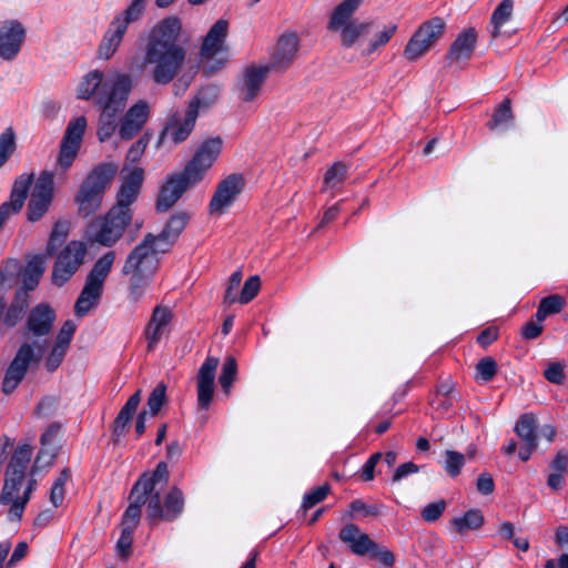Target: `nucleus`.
<instances>
[{
    "mask_svg": "<svg viewBox=\"0 0 568 568\" xmlns=\"http://www.w3.org/2000/svg\"><path fill=\"white\" fill-rule=\"evenodd\" d=\"M182 32V21L176 16L160 20L149 30L138 69L151 67L149 75L154 84L168 85L182 71L187 57Z\"/></svg>",
    "mask_w": 568,
    "mask_h": 568,
    "instance_id": "nucleus-1",
    "label": "nucleus"
},
{
    "mask_svg": "<svg viewBox=\"0 0 568 568\" xmlns=\"http://www.w3.org/2000/svg\"><path fill=\"white\" fill-rule=\"evenodd\" d=\"M222 139L216 136L204 141L180 173L170 175L160 190L156 200V211H169L194 184L199 183L205 172L212 166L222 150Z\"/></svg>",
    "mask_w": 568,
    "mask_h": 568,
    "instance_id": "nucleus-2",
    "label": "nucleus"
},
{
    "mask_svg": "<svg viewBox=\"0 0 568 568\" xmlns=\"http://www.w3.org/2000/svg\"><path fill=\"white\" fill-rule=\"evenodd\" d=\"M52 322H27L23 336L26 342L18 348L9 364L2 382V392L11 394L23 381L32 362H39L48 345L47 335Z\"/></svg>",
    "mask_w": 568,
    "mask_h": 568,
    "instance_id": "nucleus-3",
    "label": "nucleus"
},
{
    "mask_svg": "<svg viewBox=\"0 0 568 568\" xmlns=\"http://www.w3.org/2000/svg\"><path fill=\"white\" fill-rule=\"evenodd\" d=\"M133 80L128 73H118L110 91L103 90L98 95L99 118L98 136L101 142L109 140L119 126L118 116L124 110Z\"/></svg>",
    "mask_w": 568,
    "mask_h": 568,
    "instance_id": "nucleus-4",
    "label": "nucleus"
},
{
    "mask_svg": "<svg viewBox=\"0 0 568 568\" xmlns=\"http://www.w3.org/2000/svg\"><path fill=\"white\" fill-rule=\"evenodd\" d=\"M175 0H155L159 8H168ZM148 0H132L131 3L111 20L102 40L98 47L99 59L109 60L119 50L128 28L131 23L139 21L144 13Z\"/></svg>",
    "mask_w": 568,
    "mask_h": 568,
    "instance_id": "nucleus-5",
    "label": "nucleus"
},
{
    "mask_svg": "<svg viewBox=\"0 0 568 568\" xmlns=\"http://www.w3.org/2000/svg\"><path fill=\"white\" fill-rule=\"evenodd\" d=\"M116 170L118 168L112 163H102L88 174L75 196L81 215L89 216L100 207L106 186Z\"/></svg>",
    "mask_w": 568,
    "mask_h": 568,
    "instance_id": "nucleus-6",
    "label": "nucleus"
},
{
    "mask_svg": "<svg viewBox=\"0 0 568 568\" xmlns=\"http://www.w3.org/2000/svg\"><path fill=\"white\" fill-rule=\"evenodd\" d=\"M114 260L115 253L109 251L94 263L74 305L75 314L79 317L85 316L91 308L98 305L102 294L103 283L112 268Z\"/></svg>",
    "mask_w": 568,
    "mask_h": 568,
    "instance_id": "nucleus-7",
    "label": "nucleus"
},
{
    "mask_svg": "<svg viewBox=\"0 0 568 568\" xmlns=\"http://www.w3.org/2000/svg\"><path fill=\"white\" fill-rule=\"evenodd\" d=\"M132 217L133 213H126L112 206L105 215L91 222L89 240L106 247L114 245L132 222Z\"/></svg>",
    "mask_w": 568,
    "mask_h": 568,
    "instance_id": "nucleus-8",
    "label": "nucleus"
},
{
    "mask_svg": "<svg viewBox=\"0 0 568 568\" xmlns=\"http://www.w3.org/2000/svg\"><path fill=\"white\" fill-rule=\"evenodd\" d=\"M159 266V258L145 245H136L128 255L122 268L124 275H131L130 284L148 290Z\"/></svg>",
    "mask_w": 568,
    "mask_h": 568,
    "instance_id": "nucleus-9",
    "label": "nucleus"
},
{
    "mask_svg": "<svg viewBox=\"0 0 568 568\" xmlns=\"http://www.w3.org/2000/svg\"><path fill=\"white\" fill-rule=\"evenodd\" d=\"M445 29L446 22L440 17H434L423 22L404 49L405 59L414 62L426 54L443 37Z\"/></svg>",
    "mask_w": 568,
    "mask_h": 568,
    "instance_id": "nucleus-10",
    "label": "nucleus"
},
{
    "mask_svg": "<svg viewBox=\"0 0 568 568\" xmlns=\"http://www.w3.org/2000/svg\"><path fill=\"white\" fill-rule=\"evenodd\" d=\"M229 34V22L224 19L217 20L206 33L200 49L201 60L204 62L203 70L206 74L220 70L225 60L215 59L226 52L225 40Z\"/></svg>",
    "mask_w": 568,
    "mask_h": 568,
    "instance_id": "nucleus-11",
    "label": "nucleus"
},
{
    "mask_svg": "<svg viewBox=\"0 0 568 568\" xmlns=\"http://www.w3.org/2000/svg\"><path fill=\"white\" fill-rule=\"evenodd\" d=\"M54 199V172L44 170L36 180L27 205V220L40 221L50 210Z\"/></svg>",
    "mask_w": 568,
    "mask_h": 568,
    "instance_id": "nucleus-12",
    "label": "nucleus"
},
{
    "mask_svg": "<svg viewBox=\"0 0 568 568\" xmlns=\"http://www.w3.org/2000/svg\"><path fill=\"white\" fill-rule=\"evenodd\" d=\"M184 495L178 486L170 488L162 500L161 491L149 496L146 518L151 521H173L184 509Z\"/></svg>",
    "mask_w": 568,
    "mask_h": 568,
    "instance_id": "nucleus-13",
    "label": "nucleus"
},
{
    "mask_svg": "<svg viewBox=\"0 0 568 568\" xmlns=\"http://www.w3.org/2000/svg\"><path fill=\"white\" fill-rule=\"evenodd\" d=\"M87 120L84 116H79L68 124L54 165L57 173H65L72 166L78 156Z\"/></svg>",
    "mask_w": 568,
    "mask_h": 568,
    "instance_id": "nucleus-14",
    "label": "nucleus"
},
{
    "mask_svg": "<svg viewBox=\"0 0 568 568\" xmlns=\"http://www.w3.org/2000/svg\"><path fill=\"white\" fill-rule=\"evenodd\" d=\"M87 120L84 116H79L68 124L54 165L57 173H65L72 166L78 156Z\"/></svg>",
    "mask_w": 568,
    "mask_h": 568,
    "instance_id": "nucleus-15",
    "label": "nucleus"
},
{
    "mask_svg": "<svg viewBox=\"0 0 568 568\" xmlns=\"http://www.w3.org/2000/svg\"><path fill=\"white\" fill-rule=\"evenodd\" d=\"M31 457L32 448L30 445H21L14 450L6 473V481L0 495L1 504H10L12 496L19 491Z\"/></svg>",
    "mask_w": 568,
    "mask_h": 568,
    "instance_id": "nucleus-16",
    "label": "nucleus"
},
{
    "mask_svg": "<svg viewBox=\"0 0 568 568\" xmlns=\"http://www.w3.org/2000/svg\"><path fill=\"white\" fill-rule=\"evenodd\" d=\"M85 245L79 241H71L58 255L53 271L52 283L57 286L65 284L82 265L85 256Z\"/></svg>",
    "mask_w": 568,
    "mask_h": 568,
    "instance_id": "nucleus-17",
    "label": "nucleus"
},
{
    "mask_svg": "<svg viewBox=\"0 0 568 568\" xmlns=\"http://www.w3.org/2000/svg\"><path fill=\"white\" fill-rule=\"evenodd\" d=\"M189 220L190 215L185 212L172 215L159 235L148 233L139 245H145V248L155 255L168 252L185 229Z\"/></svg>",
    "mask_w": 568,
    "mask_h": 568,
    "instance_id": "nucleus-18",
    "label": "nucleus"
},
{
    "mask_svg": "<svg viewBox=\"0 0 568 568\" xmlns=\"http://www.w3.org/2000/svg\"><path fill=\"white\" fill-rule=\"evenodd\" d=\"M245 186V180L242 174L233 173L219 182L216 190L209 203L211 215H222L234 204L237 196Z\"/></svg>",
    "mask_w": 568,
    "mask_h": 568,
    "instance_id": "nucleus-19",
    "label": "nucleus"
},
{
    "mask_svg": "<svg viewBox=\"0 0 568 568\" xmlns=\"http://www.w3.org/2000/svg\"><path fill=\"white\" fill-rule=\"evenodd\" d=\"M202 100L199 95L194 97L187 104L185 118L181 120L178 116L172 118L165 125L161 139H171L174 144L185 141L193 131Z\"/></svg>",
    "mask_w": 568,
    "mask_h": 568,
    "instance_id": "nucleus-20",
    "label": "nucleus"
},
{
    "mask_svg": "<svg viewBox=\"0 0 568 568\" xmlns=\"http://www.w3.org/2000/svg\"><path fill=\"white\" fill-rule=\"evenodd\" d=\"M26 40V29L18 20H6L0 24V58L14 60Z\"/></svg>",
    "mask_w": 568,
    "mask_h": 568,
    "instance_id": "nucleus-21",
    "label": "nucleus"
},
{
    "mask_svg": "<svg viewBox=\"0 0 568 568\" xmlns=\"http://www.w3.org/2000/svg\"><path fill=\"white\" fill-rule=\"evenodd\" d=\"M268 65L253 64L243 70L242 77L236 83L239 98L244 102L255 100L270 72Z\"/></svg>",
    "mask_w": 568,
    "mask_h": 568,
    "instance_id": "nucleus-22",
    "label": "nucleus"
},
{
    "mask_svg": "<svg viewBox=\"0 0 568 568\" xmlns=\"http://www.w3.org/2000/svg\"><path fill=\"white\" fill-rule=\"evenodd\" d=\"M219 358L209 356L201 365L197 373V405L206 410L213 399L215 388V374Z\"/></svg>",
    "mask_w": 568,
    "mask_h": 568,
    "instance_id": "nucleus-23",
    "label": "nucleus"
},
{
    "mask_svg": "<svg viewBox=\"0 0 568 568\" xmlns=\"http://www.w3.org/2000/svg\"><path fill=\"white\" fill-rule=\"evenodd\" d=\"M143 180L144 171L141 168H134L128 175H124L116 194V203L113 207L126 213H133L131 205L139 196Z\"/></svg>",
    "mask_w": 568,
    "mask_h": 568,
    "instance_id": "nucleus-24",
    "label": "nucleus"
},
{
    "mask_svg": "<svg viewBox=\"0 0 568 568\" xmlns=\"http://www.w3.org/2000/svg\"><path fill=\"white\" fill-rule=\"evenodd\" d=\"M150 114V106L145 100H139L122 116L119 124V135L123 140L135 136L146 123Z\"/></svg>",
    "mask_w": 568,
    "mask_h": 568,
    "instance_id": "nucleus-25",
    "label": "nucleus"
},
{
    "mask_svg": "<svg viewBox=\"0 0 568 568\" xmlns=\"http://www.w3.org/2000/svg\"><path fill=\"white\" fill-rule=\"evenodd\" d=\"M338 538L348 549L356 556L364 557L371 550H375L376 542L371 537L361 530L355 524H346L338 534Z\"/></svg>",
    "mask_w": 568,
    "mask_h": 568,
    "instance_id": "nucleus-26",
    "label": "nucleus"
},
{
    "mask_svg": "<svg viewBox=\"0 0 568 568\" xmlns=\"http://www.w3.org/2000/svg\"><path fill=\"white\" fill-rule=\"evenodd\" d=\"M75 331L77 326L74 322H64L45 359V368L48 372H54L61 365Z\"/></svg>",
    "mask_w": 568,
    "mask_h": 568,
    "instance_id": "nucleus-27",
    "label": "nucleus"
},
{
    "mask_svg": "<svg viewBox=\"0 0 568 568\" xmlns=\"http://www.w3.org/2000/svg\"><path fill=\"white\" fill-rule=\"evenodd\" d=\"M298 50V38L295 33L282 34L271 55L270 70L286 69L295 59Z\"/></svg>",
    "mask_w": 568,
    "mask_h": 568,
    "instance_id": "nucleus-28",
    "label": "nucleus"
},
{
    "mask_svg": "<svg viewBox=\"0 0 568 568\" xmlns=\"http://www.w3.org/2000/svg\"><path fill=\"white\" fill-rule=\"evenodd\" d=\"M477 43V32L474 28L463 30L454 42L450 44L447 53L446 61L449 64L467 61L471 58Z\"/></svg>",
    "mask_w": 568,
    "mask_h": 568,
    "instance_id": "nucleus-29",
    "label": "nucleus"
},
{
    "mask_svg": "<svg viewBox=\"0 0 568 568\" xmlns=\"http://www.w3.org/2000/svg\"><path fill=\"white\" fill-rule=\"evenodd\" d=\"M168 465L166 463L161 462L156 465L154 471L151 475L143 474L133 487H138L140 491L146 496H150L153 493L162 491V488L168 484Z\"/></svg>",
    "mask_w": 568,
    "mask_h": 568,
    "instance_id": "nucleus-30",
    "label": "nucleus"
},
{
    "mask_svg": "<svg viewBox=\"0 0 568 568\" xmlns=\"http://www.w3.org/2000/svg\"><path fill=\"white\" fill-rule=\"evenodd\" d=\"M129 499L130 504L123 514L121 527H130V530H134L141 518L142 507L148 506L149 496L140 491L138 487H132Z\"/></svg>",
    "mask_w": 568,
    "mask_h": 568,
    "instance_id": "nucleus-31",
    "label": "nucleus"
},
{
    "mask_svg": "<svg viewBox=\"0 0 568 568\" xmlns=\"http://www.w3.org/2000/svg\"><path fill=\"white\" fill-rule=\"evenodd\" d=\"M104 74L102 71L93 70L90 71L83 80L80 82L78 87V98L83 100H89L93 95H95V101L98 102V95L103 90L110 91L112 88V83L109 84L103 82Z\"/></svg>",
    "mask_w": 568,
    "mask_h": 568,
    "instance_id": "nucleus-32",
    "label": "nucleus"
},
{
    "mask_svg": "<svg viewBox=\"0 0 568 568\" xmlns=\"http://www.w3.org/2000/svg\"><path fill=\"white\" fill-rule=\"evenodd\" d=\"M47 257V254H37L29 260L23 270L21 268L22 288H27L31 292L36 290L45 271Z\"/></svg>",
    "mask_w": 568,
    "mask_h": 568,
    "instance_id": "nucleus-33",
    "label": "nucleus"
},
{
    "mask_svg": "<svg viewBox=\"0 0 568 568\" xmlns=\"http://www.w3.org/2000/svg\"><path fill=\"white\" fill-rule=\"evenodd\" d=\"M362 0H343L333 10L327 29L331 31H338L341 28L352 23V16L358 10Z\"/></svg>",
    "mask_w": 568,
    "mask_h": 568,
    "instance_id": "nucleus-34",
    "label": "nucleus"
},
{
    "mask_svg": "<svg viewBox=\"0 0 568 568\" xmlns=\"http://www.w3.org/2000/svg\"><path fill=\"white\" fill-rule=\"evenodd\" d=\"M515 115L511 110L510 99H505L496 106L491 119L487 122V128L491 131H507L514 125Z\"/></svg>",
    "mask_w": 568,
    "mask_h": 568,
    "instance_id": "nucleus-35",
    "label": "nucleus"
},
{
    "mask_svg": "<svg viewBox=\"0 0 568 568\" xmlns=\"http://www.w3.org/2000/svg\"><path fill=\"white\" fill-rule=\"evenodd\" d=\"M375 26L374 21L352 22L341 28V43L344 48H352L363 36L371 32Z\"/></svg>",
    "mask_w": 568,
    "mask_h": 568,
    "instance_id": "nucleus-36",
    "label": "nucleus"
},
{
    "mask_svg": "<svg viewBox=\"0 0 568 568\" xmlns=\"http://www.w3.org/2000/svg\"><path fill=\"white\" fill-rule=\"evenodd\" d=\"M30 302L31 291L22 287L18 288L7 311L6 320H22L29 308Z\"/></svg>",
    "mask_w": 568,
    "mask_h": 568,
    "instance_id": "nucleus-37",
    "label": "nucleus"
},
{
    "mask_svg": "<svg viewBox=\"0 0 568 568\" xmlns=\"http://www.w3.org/2000/svg\"><path fill=\"white\" fill-rule=\"evenodd\" d=\"M515 432L524 444H537V420L532 414L520 416L515 426Z\"/></svg>",
    "mask_w": 568,
    "mask_h": 568,
    "instance_id": "nucleus-38",
    "label": "nucleus"
},
{
    "mask_svg": "<svg viewBox=\"0 0 568 568\" xmlns=\"http://www.w3.org/2000/svg\"><path fill=\"white\" fill-rule=\"evenodd\" d=\"M566 305V300L558 294L544 297L535 314V320H545L548 316L559 314Z\"/></svg>",
    "mask_w": 568,
    "mask_h": 568,
    "instance_id": "nucleus-39",
    "label": "nucleus"
},
{
    "mask_svg": "<svg viewBox=\"0 0 568 568\" xmlns=\"http://www.w3.org/2000/svg\"><path fill=\"white\" fill-rule=\"evenodd\" d=\"M69 227L70 225L67 221H57L54 223L45 247V254L48 256H53L58 248L65 242Z\"/></svg>",
    "mask_w": 568,
    "mask_h": 568,
    "instance_id": "nucleus-40",
    "label": "nucleus"
},
{
    "mask_svg": "<svg viewBox=\"0 0 568 568\" xmlns=\"http://www.w3.org/2000/svg\"><path fill=\"white\" fill-rule=\"evenodd\" d=\"M456 530L464 534L467 530H475L483 526L484 516L477 509H470L466 511L462 517H456L452 520Z\"/></svg>",
    "mask_w": 568,
    "mask_h": 568,
    "instance_id": "nucleus-41",
    "label": "nucleus"
},
{
    "mask_svg": "<svg viewBox=\"0 0 568 568\" xmlns=\"http://www.w3.org/2000/svg\"><path fill=\"white\" fill-rule=\"evenodd\" d=\"M514 3L511 0H503L491 14L493 31L491 37L497 38L500 34V28L509 21L513 13Z\"/></svg>",
    "mask_w": 568,
    "mask_h": 568,
    "instance_id": "nucleus-42",
    "label": "nucleus"
},
{
    "mask_svg": "<svg viewBox=\"0 0 568 568\" xmlns=\"http://www.w3.org/2000/svg\"><path fill=\"white\" fill-rule=\"evenodd\" d=\"M397 31V24L387 23L383 27L382 30L375 33V36L369 40L366 49H364L363 54L369 55L379 48L385 47L390 39L395 36Z\"/></svg>",
    "mask_w": 568,
    "mask_h": 568,
    "instance_id": "nucleus-43",
    "label": "nucleus"
},
{
    "mask_svg": "<svg viewBox=\"0 0 568 568\" xmlns=\"http://www.w3.org/2000/svg\"><path fill=\"white\" fill-rule=\"evenodd\" d=\"M21 264L16 258H8L0 268V290L10 288L20 275Z\"/></svg>",
    "mask_w": 568,
    "mask_h": 568,
    "instance_id": "nucleus-44",
    "label": "nucleus"
},
{
    "mask_svg": "<svg viewBox=\"0 0 568 568\" xmlns=\"http://www.w3.org/2000/svg\"><path fill=\"white\" fill-rule=\"evenodd\" d=\"M17 148V136L12 126L7 128L0 134V169L14 153Z\"/></svg>",
    "mask_w": 568,
    "mask_h": 568,
    "instance_id": "nucleus-45",
    "label": "nucleus"
},
{
    "mask_svg": "<svg viewBox=\"0 0 568 568\" xmlns=\"http://www.w3.org/2000/svg\"><path fill=\"white\" fill-rule=\"evenodd\" d=\"M170 322H149L145 329L148 348L152 349L164 336L170 333Z\"/></svg>",
    "mask_w": 568,
    "mask_h": 568,
    "instance_id": "nucleus-46",
    "label": "nucleus"
},
{
    "mask_svg": "<svg viewBox=\"0 0 568 568\" xmlns=\"http://www.w3.org/2000/svg\"><path fill=\"white\" fill-rule=\"evenodd\" d=\"M347 174V166L342 162L334 163L331 168L327 169L324 175V186L326 189H334L341 185Z\"/></svg>",
    "mask_w": 568,
    "mask_h": 568,
    "instance_id": "nucleus-47",
    "label": "nucleus"
},
{
    "mask_svg": "<svg viewBox=\"0 0 568 568\" xmlns=\"http://www.w3.org/2000/svg\"><path fill=\"white\" fill-rule=\"evenodd\" d=\"M237 374V364L234 357L229 356L223 364L220 375L222 389L229 394Z\"/></svg>",
    "mask_w": 568,
    "mask_h": 568,
    "instance_id": "nucleus-48",
    "label": "nucleus"
},
{
    "mask_svg": "<svg viewBox=\"0 0 568 568\" xmlns=\"http://www.w3.org/2000/svg\"><path fill=\"white\" fill-rule=\"evenodd\" d=\"M36 484L37 481L34 479H30L22 497H16V494L12 496V500L10 503L11 508L9 510V514L12 518H21L24 507L30 499V495L36 488Z\"/></svg>",
    "mask_w": 568,
    "mask_h": 568,
    "instance_id": "nucleus-49",
    "label": "nucleus"
},
{
    "mask_svg": "<svg viewBox=\"0 0 568 568\" xmlns=\"http://www.w3.org/2000/svg\"><path fill=\"white\" fill-rule=\"evenodd\" d=\"M465 464V455L455 450L445 452L444 469L450 477H456Z\"/></svg>",
    "mask_w": 568,
    "mask_h": 568,
    "instance_id": "nucleus-50",
    "label": "nucleus"
},
{
    "mask_svg": "<svg viewBox=\"0 0 568 568\" xmlns=\"http://www.w3.org/2000/svg\"><path fill=\"white\" fill-rule=\"evenodd\" d=\"M166 402V385L160 383L155 386V388L151 392L148 398V408L149 413L152 416H156L162 406Z\"/></svg>",
    "mask_w": 568,
    "mask_h": 568,
    "instance_id": "nucleus-51",
    "label": "nucleus"
},
{
    "mask_svg": "<svg viewBox=\"0 0 568 568\" xmlns=\"http://www.w3.org/2000/svg\"><path fill=\"white\" fill-rule=\"evenodd\" d=\"M261 288V280L257 275L248 277L243 287L241 288L239 300L241 304L251 302L258 293Z\"/></svg>",
    "mask_w": 568,
    "mask_h": 568,
    "instance_id": "nucleus-52",
    "label": "nucleus"
},
{
    "mask_svg": "<svg viewBox=\"0 0 568 568\" xmlns=\"http://www.w3.org/2000/svg\"><path fill=\"white\" fill-rule=\"evenodd\" d=\"M133 531L130 530V527L122 528L121 527V536L116 542L115 550L120 558L123 560L128 559L131 555L132 542H133Z\"/></svg>",
    "mask_w": 568,
    "mask_h": 568,
    "instance_id": "nucleus-53",
    "label": "nucleus"
},
{
    "mask_svg": "<svg viewBox=\"0 0 568 568\" xmlns=\"http://www.w3.org/2000/svg\"><path fill=\"white\" fill-rule=\"evenodd\" d=\"M477 378L489 382L497 373V363L493 357H484L476 365Z\"/></svg>",
    "mask_w": 568,
    "mask_h": 568,
    "instance_id": "nucleus-54",
    "label": "nucleus"
},
{
    "mask_svg": "<svg viewBox=\"0 0 568 568\" xmlns=\"http://www.w3.org/2000/svg\"><path fill=\"white\" fill-rule=\"evenodd\" d=\"M242 282V273L240 271H236L232 273V275L229 278V284L225 290L224 294V303L232 304L237 302L239 295H240V286Z\"/></svg>",
    "mask_w": 568,
    "mask_h": 568,
    "instance_id": "nucleus-55",
    "label": "nucleus"
},
{
    "mask_svg": "<svg viewBox=\"0 0 568 568\" xmlns=\"http://www.w3.org/2000/svg\"><path fill=\"white\" fill-rule=\"evenodd\" d=\"M331 488L328 484H324L310 493L305 494L302 503V507L306 510L321 503L329 493Z\"/></svg>",
    "mask_w": 568,
    "mask_h": 568,
    "instance_id": "nucleus-56",
    "label": "nucleus"
},
{
    "mask_svg": "<svg viewBox=\"0 0 568 568\" xmlns=\"http://www.w3.org/2000/svg\"><path fill=\"white\" fill-rule=\"evenodd\" d=\"M151 135L148 133L142 134L139 140L130 148L126 154V160L131 163H136L141 160L150 143Z\"/></svg>",
    "mask_w": 568,
    "mask_h": 568,
    "instance_id": "nucleus-57",
    "label": "nucleus"
},
{
    "mask_svg": "<svg viewBox=\"0 0 568 568\" xmlns=\"http://www.w3.org/2000/svg\"><path fill=\"white\" fill-rule=\"evenodd\" d=\"M446 501L439 499L437 501L427 504L422 510V517L427 523L436 521L445 511Z\"/></svg>",
    "mask_w": 568,
    "mask_h": 568,
    "instance_id": "nucleus-58",
    "label": "nucleus"
},
{
    "mask_svg": "<svg viewBox=\"0 0 568 568\" xmlns=\"http://www.w3.org/2000/svg\"><path fill=\"white\" fill-rule=\"evenodd\" d=\"M565 365L558 362L549 363L544 372L545 378L552 384H562L566 375L564 372Z\"/></svg>",
    "mask_w": 568,
    "mask_h": 568,
    "instance_id": "nucleus-59",
    "label": "nucleus"
},
{
    "mask_svg": "<svg viewBox=\"0 0 568 568\" xmlns=\"http://www.w3.org/2000/svg\"><path fill=\"white\" fill-rule=\"evenodd\" d=\"M133 415L120 410L113 423V436L115 439L125 435L126 427L131 423Z\"/></svg>",
    "mask_w": 568,
    "mask_h": 568,
    "instance_id": "nucleus-60",
    "label": "nucleus"
},
{
    "mask_svg": "<svg viewBox=\"0 0 568 568\" xmlns=\"http://www.w3.org/2000/svg\"><path fill=\"white\" fill-rule=\"evenodd\" d=\"M55 312L48 303H40L34 306L27 320H55Z\"/></svg>",
    "mask_w": 568,
    "mask_h": 568,
    "instance_id": "nucleus-61",
    "label": "nucleus"
},
{
    "mask_svg": "<svg viewBox=\"0 0 568 568\" xmlns=\"http://www.w3.org/2000/svg\"><path fill=\"white\" fill-rule=\"evenodd\" d=\"M178 316H180V314L175 312L174 306L160 303L154 307L150 320H172Z\"/></svg>",
    "mask_w": 568,
    "mask_h": 568,
    "instance_id": "nucleus-62",
    "label": "nucleus"
},
{
    "mask_svg": "<svg viewBox=\"0 0 568 568\" xmlns=\"http://www.w3.org/2000/svg\"><path fill=\"white\" fill-rule=\"evenodd\" d=\"M418 471V466L413 462H407L398 466L393 475L392 481L398 483L402 479L406 478L408 475L415 474Z\"/></svg>",
    "mask_w": 568,
    "mask_h": 568,
    "instance_id": "nucleus-63",
    "label": "nucleus"
},
{
    "mask_svg": "<svg viewBox=\"0 0 568 568\" xmlns=\"http://www.w3.org/2000/svg\"><path fill=\"white\" fill-rule=\"evenodd\" d=\"M550 467L554 471L565 474L568 469V452L567 450H559L551 462Z\"/></svg>",
    "mask_w": 568,
    "mask_h": 568,
    "instance_id": "nucleus-64",
    "label": "nucleus"
}]
</instances>
